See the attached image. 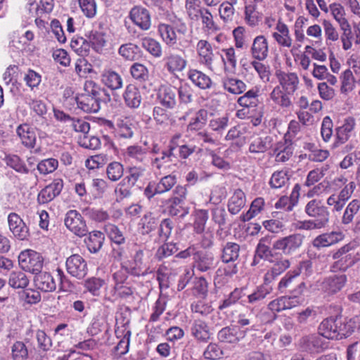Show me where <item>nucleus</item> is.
<instances>
[{"instance_id": "e433bc0d", "label": "nucleus", "mask_w": 360, "mask_h": 360, "mask_svg": "<svg viewBox=\"0 0 360 360\" xmlns=\"http://www.w3.org/2000/svg\"><path fill=\"white\" fill-rule=\"evenodd\" d=\"M221 84L224 90L234 95L243 93L247 87L245 83L242 80L231 77L222 78Z\"/></svg>"}, {"instance_id": "0e129e2a", "label": "nucleus", "mask_w": 360, "mask_h": 360, "mask_svg": "<svg viewBox=\"0 0 360 360\" xmlns=\"http://www.w3.org/2000/svg\"><path fill=\"white\" fill-rule=\"evenodd\" d=\"M208 212L205 210H199L194 214L193 229L195 233H202L208 219Z\"/></svg>"}, {"instance_id": "f3484780", "label": "nucleus", "mask_w": 360, "mask_h": 360, "mask_svg": "<svg viewBox=\"0 0 360 360\" xmlns=\"http://www.w3.org/2000/svg\"><path fill=\"white\" fill-rule=\"evenodd\" d=\"M291 95V94L282 89L280 86H275L269 94V100L275 106L283 109H288L292 105Z\"/></svg>"}, {"instance_id": "3c124183", "label": "nucleus", "mask_w": 360, "mask_h": 360, "mask_svg": "<svg viewBox=\"0 0 360 360\" xmlns=\"http://www.w3.org/2000/svg\"><path fill=\"white\" fill-rule=\"evenodd\" d=\"M193 335L200 340H207L210 338L208 326L205 321L195 320L191 328Z\"/></svg>"}, {"instance_id": "bb28decb", "label": "nucleus", "mask_w": 360, "mask_h": 360, "mask_svg": "<svg viewBox=\"0 0 360 360\" xmlns=\"http://www.w3.org/2000/svg\"><path fill=\"white\" fill-rule=\"evenodd\" d=\"M207 111L204 109L198 111L190 110L184 118L188 120V127L189 129L198 130L205 126L207 120Z\"/></svg>"}, {"instance_id": "13d9d810", "label": "nucleus", "mask_w": 360, "mask_h": 360, "mask_svg": "<svg viewBox=\"0 0 360 360\" xmlns=\"http://www.w3.org/2000/svg\"><path fill=\"white\" fill-rule=\"evenodd\" d=\"M123 174L124 167L120 162L114 161L108 165L106 174L110 181H118L122 177Z\"/></svg>"}, {"instance_id": "680f3d73", "label": "nucleus", "mask_w": 360, "mask_h": 360, "mask_svg": "<svg viewBox=\"0 0 360 360\" xmlns=\"http://www.w3.org/2000/svg\"><path fill=\"white\" fill-rule=\"evenodd\" d=\"M58 167V160L51 158L41 160L37 164V169L41 174L46 175L53 172Z\"/></svg>"}, {"instance_id": "7ed1b4c3", "label": "nucleus", "mask_w": 360, "mask_h": 360, "mask_svg": "<svg viewBox=\"0 0 360 360\" xmlns=\"http://www.w3.org/2000/svg\"><path fill=\"white\" fill-rule=\"evenodd\" d=\"M18 262L24 271L37 274L42 269L44 259L39 253L27 250L20 252L18 256Z\"/></svg>"}, {"instance_id": "473e14b6", "label": "nucleus", "mask_w": 360, "mask_h": 360, "mask_svg": "<svg viewBox=\"0 0 360 360\" xmlns=\"http://www.w3.org/2000/svg\"><path fill=\"white\" fill-rule=\"evenodd\" d=\"M104 240L105 236L101 231H93L89 233L84 243L91 253H97L101 249Z\"/></svg>"}, {"instance_id": "a878e982", "label": "nucleus", "mask_w": 360, "mask_h": 360, "mask_svg": "<svg viewBox=\"0 0 360 360\" xmlns=\"http://www.w3.org/2000/svg\"><path fill=\"white\" fill-rule=\"evenodd\" d=\"M300 190V185L296 184L292 188L290 196L281 197L275 203V207L276 209H282L288 212L292 211L294 207L297 204Z\"/></svg>"}, {"instance_id": "1a4fd4ad", "label": "nucleus", "mask_w": 360, "mask_h": 360, "mask_svg": "<svg viewBox=\"0 0 360 360\" xmlns=\"http://www.w3.org/2000/svg\"><path fill=\"white\" fill-rule=\"evenodd\" d=\"M269 262L272 264L271 269L265 274L264 279L266 281H271L278 276L283 274L290 266V262L285 258L281 253L276 252L273 258Z\"/></svg>"}, {"instance_id": "79ce46f5", "label": "nucleus", "mask_w": 360, "mask_h": 360, "mask_svg": "<svg viewBox=\"0 0 360 360\" xmlns=\"http://www.w3.org/2000/svg\"><path fill=\"white\" fill-rule=\"evenodd\" d=\"M30 280L22 271H13L9 275L8 284L14 289H23L29 285Z\"/></svg>"}, {"instance_id": "7c9ffc66", "label": "nucleus", "mask_w": 360, "mask_h": 360, "mask_svg": "<svg viewBox=\"0 0 360 360\" xmlns=\"http://www.w3.org/2000/svg\"><path fill=\"white\" fill-rule=\"evenodd\" d=\"M123 98L127 106L131 108H137L140 106L142 97L139 89L134 84L127 86Z\"/></svg>"}, {"instance_id": "a19ab883", "label": "nucleus", "mask_w": 360, "mask_h": 360, "mask_svg": "<svg viewBox=\"0 0 360 360\" xmlns=\"http://www.w3.org/2000/svg\"><path fill=\"white\" fill-rule=\"evenodd\" d=\"M221 58L225 71L234 70L237 65V57L233 47L221 49Z\"/></svg>"}, {"instance_id": "8fccbe9b", "label": "nucleus", "mask_w": 360, "mask_h": 360, "mask_svg": "<svg viewBox=\"0 0 360 360\" xmlns=\"http://www.w3.org/2000/svg\"><path fill=\"white\" fill-rule=\"evenodd\" d=\"M329 222V218L325 217L318 219H309L300 221L297 224V229L300 230L310 231L314 229H321L326 227Z\"/></svg>"}, {"instance_id": "20e7f679", "label": "nucleus", "mask_w": 360, "mask_h": 360, "mask_svg": "<svg viewBox=\"0 0 360 360\" xmlns=\"http://www.w3.org/2000/svg\"><path fill=\"white\" fill-rule=\"evenodd\" d=\"M303 239L304 236L300 233L290 234L274 241L272 248L281 251L284 255H290L302 246Z\"/></svg>"}, {"instance_id": "412c9836", "label": "nucleus", "mask_w": 360, "mask_h": 360, "mask_svg": "<svg viewBox=\"0 0 360 360\" xmlns=\"http://www.w3.org/2000/svg\"><path fill=\"white\" fill-rule=\"evenodd\" d=\"M272 138L269 136H252L249 142L248 151L251 154L264 153L271 146Z\"/></svg>"}, {"instance_id": "603ef678", "label": "nucleus", "mask_w": 360, "mask_h": 360, "mask_svg": "<svg viewBox=\"0 0 360 360\" xmlns=\"http://www.w3.org/2000/svg\"><path fill=\"white\" fill-rule=\"evenodd\" d=\"M203 8H204L201 7V2L200 0L185 1L186 13L192 20H198L199 19L200 12Z\"/></svg>"}, {"instance_id": "37998d69", "label": "nucleus", "mask_w": 360, "mask_h": 360, "mask_svg": "<svg viewBox=\"0 0 360 360\" xmlns=\"http://www.w3.org/2000/svg\"><path fill=\"white\" fill-rule=\"evenodd\" d=\"M188 77L195 86L200 89H208L212 85L211 79L205 74L196 70L189 71Z\"/></svg>"}, {"instance_id": "6ab92c4d", "label": "nucleus", "mask_w": 360, "mask_h": 360, "mask_svg": "<svg viewBox=\"0 0 360 360\" xmlns=\"http://www.w3.org/2000/svg\"><path fill=\"white\" fill-rule=\"evenodd\" d=\"M21 143L27 148H33L37 141L35 129L27 124H22L16 129Z\"/></svg>"}, {"instance_id": "423d86ee", "label": "nucleus", "mask_w": 360, "mask_h": 360, "mask_svg": "<svg viewBox=\"0 0 360 360\" xmlns=\"http://www.w3.org/2000/svg\"><path fill=\"white\" fill-rule=\"evenodd\" d=\"M65 266L68 273L77 279H83L88 273L87 263L79 254L68 257Z\"/></svg>"}, {"instance_id": "aec40b11", "label": "nucleus", "mask_w": 360, "mask_h": 360, "mask_svg": "<svg viewBox=\"0 0 360 360\" xmlns=\"http://www.w3.org/2000/svg\"><path fill=\"white\" fill-rule=\"evenodd\" d=\"M344 234L340 231H331L316 236L312 241V245L318 249L329 247L342 240Z\"/></svg>"}, {"instance_id": "f03ea898", "label": "nucleus", "mask_w": 360, "mask_h": 360, "mask_svg": "<svg viewBox=\"0 0 360 360\" xmlns=\"http://www.w3.org/2000/svg\"><path fill=\"white\" fill-rule=\"evenodd\" d=\"M64 224L70 232L79 238L86 236L89 233L84 218L76 210H70L66 212Z\"/></svg>"}, {"instance_id": "5fc2aeb1", "label": "nucleus", "mask_w": 360, "mask_h": 360, "mask_svg": "<svg viewBox=\"0 0 360 360\" xmlns=\"http://www.w3.org/2000/svg\"><path fill=\"white\" fill-rule=\"evenodd\" d=\"M230 1H224L220 4L219 8V13L220 18L224 22H229L233 20L235 9L234 4H236L238 0H229Z\"/></svg>"}, {"instance_id": "864d4df0", "label": "nucleus", "mask_w": 360, "mask_h": 360, "mask_svg": "<svg viewBox=\"0 0 360 360\" xmlns=\"http://www.w3.org/2000/svg\"><path fill=\"white\" fill-rule=\"evenodd\" d=\"M244 288H235L219 305V310H224L235 304L245 294Z\"/></svg>"}, {"instance_id": "4c0bfd02", "label": "nucleus", "mask_w": 360, "mask_h": 360, "mask_svg": "<svg viewBox=\"0 0 360 360\" xmlns=\"http://www.w3.org/2000/svg\"><path fill=\"white\" fill-rule=\"evenodd\" d=\"M360 210V200L354 199L351 200L345 207L342 216L341 217V224L344 226L351 224L354 217Z\"/></svg>"}, {"instance_id": "6e6552de", "label": "nucleus", "mask_w": 360, "mask_h": 360, "mask_svg": "<svg viewBox=\"0 0 360 360\" xmlns=\"http://www.w3.org/2000/svg\"><path fill=\"white\" fill-rule=\"evenodd\" d=\"M275 75L279 84L278 86L284 91L292 95L297 90L300 80L297 73L277 70Z\"/></svg>"}, {"instance_id": "c756f323", "label": "nucleus", "mask_w": 360, "mask_h": 360, "mask_svg": "<svg viewBox=\"0 0 360 360\" xmlns=\"http://www.w3.org/2000/svg\"><path fill=\"white\" fill-rule=\"evenodd\" d=\"M159 222V218L155 214L152 212H147L139 222V231L142 235H148L158 226Z\"/></svg>"}, {"instance_id": "052dcab7", "label": "nucleus", "mask_w": 360, "mask_h": 360, "mask_svg": "<svg viewBox=\"0 0 360 360\" xmlns=\"http://www.w3.org/2000/svg\"><path fill=\"white\" fill-rule=\"evenodd\" d=\"M341 87L340 91L342 94H347L352 91L354 87V77L352 72L347 69L345 70L340 76Z\"/></svg>"}, {"instance_id": "c03bdc74", "label": "nucleus", "mask_w": 360, "mask_h": 360, "mask_svg": "<svg viewBox=\"0 0 360 360\" xmlns=\"http://www.w3.org/2000/svg\"><path fill=\"white\" fill-rule=\"evenodd\" d=\"M239 252L240 246L238 244L231 242L227 243L222 250V261L225 263L234 262L238 259Z\"/></svg>"}, {"instance_id": "39448f33", "label": "nucleus", "mask_w": 360, "mask_h": 360, "mask_svg": "<svg viewBox=\"0 0 360 360\" xmlns=\"http://www.w3.org/2000/svg\"><path fill=\"white\" fill-rule=\"evenodd\" d=\"M148 150L140 145H131L122 152L124 160L131 165L141 164L146 165L149 162Z\"/></svg>"}, {"instance_id": "9d476101", "label": "nucleus", "mask_w": 360, "mask_h": 360, "mask_svg": "<svg viewBox=\"0 0 360 360\" xmlns=\"http://www.w3.org/2000/svg\"><path fill=\"white\" fill-rule=\"evenodd\" d=\"M342 323L340 319L328 318L319 325V333L328 339L340 338Z\"/></svg>"}, {"instance_id": "9b49d317", "label": "nucleus", "mask_w": 360, "mask_h": 360, "mask_svg": "<svg viewBox=\"0 0 360 360\" xmlns=\"http://www.w3.org/2000/svg\"><path fill=\"white\" fill-rule=\"evenodd\" d=\"M8 223L9 230L16 238L20 240L28 238L30 236L29 229L18 214L15 212L10 213L8 216Z\"/></svg>"}, {"instance_id": "bf43d9fd", "label": "nucleus", "mask_w": 360, "mask_h": 360, "mask_svg": "<svg viewBox=\"0 0 360 360\" xmlns=\"http://www.w3.org/2000/svg\"><path fill=\"white\" fill-rule=\"evenodd\" d=\"M259 90L257 88L248 91L243 96L238 99V103L243 107H255L257 104Z\"/></svg>"}, {"instance_id": "0eeeda50", "label": "nucleus", "mask_w": 360, "mask_h": 360, "mask_svg": "<svg viewBox=\"0 0 360 360\" xmlns=\"http://www.w3.org/2000/svg\"><path fill=\"white\" fill-rule=\"evenodd\" d=\"M129 18L141 30H148L151 27V16L149 11L140 5L134 6L129 11Z\"/></svg>"}, {"instance_id": "6e6d98bb", "label": "nucleus", "mask_w": 360, "mask_h": 360, "mask_svg": "<svg viewBox=\"0 0 360 360\" xmlns=\"http://www.w3.org/2000/svg\"><path fill=\"white\" fill-rule=\"evenodd\" d=\"M179 139V135H176L172 138L169 146V150L162 152V156L160 158V161L168 159V161L172 162L173 158H177L178 155H180V147L178 146Z\"/></svg>"}, {"instance_id": "ea45409f", "label": "nucleus", "mask_w": 360, "mask_h": 360, "mask_svg": "<svg viewBox=\"0 0 360 360\" xmlns=\"http://www.w3.org/2000/svg\"><path fill=\"white\" fill-rule=\"evenodd\" d=\"M176 94L172 87L162 86L160 88L158 99L166 108H172L176 105Z\"/></svg>"}, {"instance_id": "c9c22d12", "label": "nucleus", "mask_w": 360, "mask_h": 360, "mask_svg": "<svg viewBox=\"0 0 360 360\" xmlns=\"http://www.w3.org/2000/svg\"><path fill=\"white\" fill-rule=\"evenodd\" d=\"M293 153V147L291 143L286 141H279L274 149V155L277 162H285L288 161Z\"/></svg>"}, {"instance_id": "2f4dec72", "label": "nucleus", "mask_w": 360, "mask_h": 360, "mask_svg": "<svg viewBox=\"0 0 360 360\" xmlns=\"http://www.w3.org/2000/svg\"><path fill=\"white\" fill-rule=\"evenodd\" d=\"M35 286L44 292H53L56 289V283L53 276L48 272H39L34 277Z\"/></svg>"}, {"instance_id": "49530a36", "label": "nucleus", "mask_w": 360, "mask_h": 360, "mask_svg": "<svg viewBox=\"0 0 360 360\" xmlns=\"http://www.w3.org/2000/svg\"><path fill=\"white\" fill-rule=\"evenodd\" d=\"M140 53L139 47L133 43H127L120 46L118 53L127 60H136Z\"/></svg>"}, {"instance_id": "cd10ccee", "label": "nucleus", "mask_w": 360, "mask_h": 360, "mask_svg": "<svg viewBox=\"0 0 360 360\" xmlns=\"http://www.w3.org/2000/svg\"><path fill=\"white\" fill-rule=\"evenodd\" d=\"M84 95L89 96L93 99H96L101 102H106L110 100L109 94L104 88L101 87L94 81L89 80L84 83Z\"/></svg>"}, {"instance_id": "c85d7f7f", "label": "nucleus", "mask_w": 360, "mask_h": 360, "mask_svg": "<svg viewBox=\"0 0 360 360\" xmlns=\"http://www.w3.org/2000/svg\"><path fill=\"white\" fill-rule=\"evenodd\" d=\"M101 77L102 84L112 91L122 87V77L115 70L105 69L101 73Z\"/></svg>"}, {"instance_id": "ddd939ff", "label": "nucleus", "mask_w": 360, "mask_h": 360, "mask_svg": "<svg viewBox=\"0 0 360 360\" xmlns=\"http://www.w3.org/2000/svg\"><path fill=\"white\" fill-rule=\"evenodd\" d=\"M269 46L267 38L259 34L255 37L250 47V54L253 59L264 60L269 56Z\"/></svg>"}, {"instance_id": "58836bf2", "label": "nucleus", "mask_w": 360, "mask_h": 360, "mask_svg": "<svg viewBox=\"0 0 360 360\" xmlns=\"http://www.w3.org/2000/svg\"><path fill=\"white\" fill-rule=\"evenodd\" d=\"M153 117L156 124L162 128H165L168 126H172L175 124L176 122L175 120L172 117L165 109L159 106L153 108Z\"/></svg>"}, {"instance_id": "2eb2a0df", "label": "nucleus", "mask_w": 360, "mask_h": 360, "mask_svg": "<svg viewBox=\"0 0 360 360\" xmlns=\"http://www.w3.org/2000/svg\"><path fill=\"white\" fill-rule=\"evenodd\" d=\"M355 120L352 117L345 119L342 125L335 129V141L334 146L346 143L350 138L352 133L355 127Z\"/></svg>"}, {"instance_id": "393cba45", "label": "nucleus", "mask_w": 360, "mask_h": 360, "mask_svg": "<svg viewBox=\"0 0 360 360\" xmlns=\"http://www.w3.org/2000/svg\"><path fill=\"white\" fill-rule=\"evenodd\" d=\"M129 321L124 323L122 328H117L115 330V334L117 338H121L117 346L115 347V350L120 355H124L128 352L131 330L128 328Z\"/></svg>"}, {"instance_id": "69168bd1", "label": "nucleus", "mask_w": 360, "mask_h": 360, "mask_svg": "<svg viewBox=\"0 0 360 360\" xmlns=\"http://www.w3.org/2000/svg\"><path fill=\"white\" fill-rule=\"evenodd\" d=\"M289 181V177L285 171H276L273 173L269 180V185L272 188H281L285 186Z\"/></svg>"}, {"instance_id": "774afa93", "label": "nucleus", "mask_w": 360, "mask_h": 360, "mask_svg": "<svg viewBox=\"0 0 360 360\" xmlns=\"http://www.w3.org/2000/svg\"><path fill=\"white\" fill-rule=\"evenodd\" d=\"M103 279L97 277H91L84 281V288L94 296L100 295L101 288L104 285Z\"/></svg>"}, {"instance_id": "a18cd8bd", "label": "nucleus", "mask_w": 360, "mask_h": 360, "mask_svg": "<svg viewBox=\"0 0 360 360\" xmlns=\"http://www.w3.org/2000/svg\"><path fill=\"white\" fill-rule=\"evenodd\" d=\"M264 207V199L263 198H257L251 203L249 210L240 215L242 221H248L260 213Z\"/></svg>"}, {"instance_id": "a211bd4d", "label": "nucleus", "mask_w": 360, "mask_h": 360, "mask_svg": "<svg viewBox=\"0 0 360 360\" xmlns=\"http://www.w3.org/2000/svg\"><path fill=\"white\" fill-rule=\"evenodd\" d=\"M199 62L212 70V64L214 54L212 45L206 40H200L196 46Z\"/></svg>"}, {"instance_id": "4be33fe9", "label": "nucleus", "mask_w": 360, "mask_h": 360, "mask_svg": "<svg viewBox=\"0 0 360 360\" xmlns=\"http://www.w3.org/2000/svg\"><path fill=\"white\" fill-rule=\"evenodd\" d=\"M304 212L311 218L323 219L329 216L327 207L323 204L321 200L314 198L307 202L304 207Z\"/></svg>"}, {"instance_id": "09e8293b", "label": "nucleus", "mask_w": 360, "mask_h": 360, "mask_svg": "<svg viewBox=\"0 0 360 360\" xmlns=\"http://www.w3.org/2000/svg\"><path fill=\"white\" fill-rule=\"evenodd\" d=\"M262 61L254 59L250 64L254 68L262 82L266 83L270 81L271 72L269 65L262 63Z\"/></svg>"}, {"instance_id": "b1692460", "label": "nucleus", "mask_w": 360, "mask_h": 360, "mask_svg": "<svg viewBox=\"0 0 360 360\" xmlns=\"http://www.w3.org/2000/svg\"><path fill=\"white\" fill-rule=\"evenodd\" d=\"M299 344L303 350L311 353L320 352L325 347L323 339L316 334L302 337Z\"/></svg>"}, {"instance_id": "e2e57ef3", "label": "nucleus", "mask_w": 360, "mask_h": 360, "mask_svg": "<svg viewBox=\"0 0 360 360\" xmlns=\"http://www.w3.org/2000/svg\"><path fill=\"white\" fill-rule=\"evenodd\" d=\"M146 167L143 166H136V165L129 167L128 175L124 177L127 183L135 186L136 182L144 176Z\"/></svg>"}, {"instance_id": "72a5a7b5", "label": "nucleus", "mask_w": 360, "mask_h": 360, "mask_svg": "<svg viewBox=\"0 0 360 360\" xmlns=\"http://www.w3.org/2000/svg\"><path fill=\"white\" fill-rule=\"evenodd\" d=\"M77 107L87 113L97 112L101 108V103L96 99L90 98L88 95L81 94L79 96L73 98Z\"/></svg>"}, {"instance_id": "dca6fc26", "label": "nucleus", "mask_w": 360, "mask_h": 360, "mask_svg": "<svg viewBox=\"0 0 360 360\" xmlns=\"http://www.w3.org/2000/svg\"><path fill=\"white\" fill-rule=\"evenodd\" d=\"M347 281L345 274L331 275L323 281L321 289L328 294H335L343 288Z\"/></svg>"}, {"instance_id": "4468645a", "label": "nucleus", "mask_w": 360, "mask_h": 360, "mask_svg": "<svg viewBox=\"0 0 360 360\" xmlns=\"http://www.w3.org/2000/svg\"><path fill=\"white\" fill-rule=\"evenodd\" d=\"M271 37L281 47L290 49L292 46L293 40L290 36L289 28L281 20L277 22Z\"/></svg>"}, {"instance_id": "de8ad7c7", "label": "nucleus", "mask_w": 360, "mask_h": 360, "mask_svg": "<svg viewBox=\"0 0 360 360\" xmlns=\"http://www.w3.org/2000/svg\"><path fill=\"white\" fill-rule=\"evenodd\" d=\"M330 11L335 20L339 24L340 29L350 26L345 18V8L341 4L337 3L330 4Z\"/></svg>"}, {"instance_id": "338daca9", "label": "nucleus", "mask_w": 360, "mask_h": 360, "mask_svg": "<svg viewBox=\"0 0 360 360\" xmlns=\"http://www.w3.org/2000/svg\"><path fill=\"white\" fill-rule=\"evenodd\" d=\"M141 44L154 57L159 58L162 56L161 46L156 40L150 37H145L142 39Z\"/></svg>"}, {"instance_id": "f257e3e1", "label": "nucleus", "mask_w": 360, "mask_h": 360, "mask_svg": "<svg viewBox=\"0 0 360 360\" xmlns=\"http://www.w3.org/2000/svg\"><path fill=\"white\" fill-rule=\"evenodd\" d=\"M128 267L129 275L134 277L146 276L153 272L150 258L143 250H137L131 261L124 262Z\"/></svg>"}, {"instance_id": "5701e85b", "label": "nucleus", "mask_w": 360, "mask_h": 360, "mask_svg": "<svg viewBox=\"0 0 360 360\" xmlns=\"http://www.w3.org/2000/svg\"><path fill=\"white\" fill-rule=\"evenodd\" d=\"M217 336L221 342L236 343L245 336V331L236 326L225 327L219 331Z\"/></svg>"}, {"instance_id": "4d7b16f0", "label": "nucleus", "mask_w": 360, "mask_h": 360, "mask_svg": "<svg viewBox=\"0 0 360 360\" xmlns=\"http://www.w3.org/2000/svg\"><path fill=\"white\" fill-rule=\"evenodd\" d=\"M6 165L18 173L27 174L29 169L25 162L16 155H8L5 159Z\"/></svg>"}, {"instance_id": "f704fd0d", "label": "nucleus", "mask_w": 360, "mask_h": 360, "mask_svg": "<svg viewBox=\"0 0 360 360\" xmlns=\"http://www.w3.org/2000/svg\"><path fill=\"white\" fill-rule=\"evenodd\" d=\"M246 197L241 189L234 191L228 202V210L231 214H237L245 206Z\"/></svg>"}, {"instance_id": "f8f14e48", "label": "nucleus", "mask_w": 360, "mask_h": 360, "mask_svg": "<svg viewBox=\"0 0 360 360\" xmlns=\"http://www.w3.org/2000/svg\"><path fill=\"white\" fill-rule=\"evenodd\" d=\"M63 188L62 179H55L39 193L37 201L39 204H46L60 195Z\"/></svg>"}]
</instances>
